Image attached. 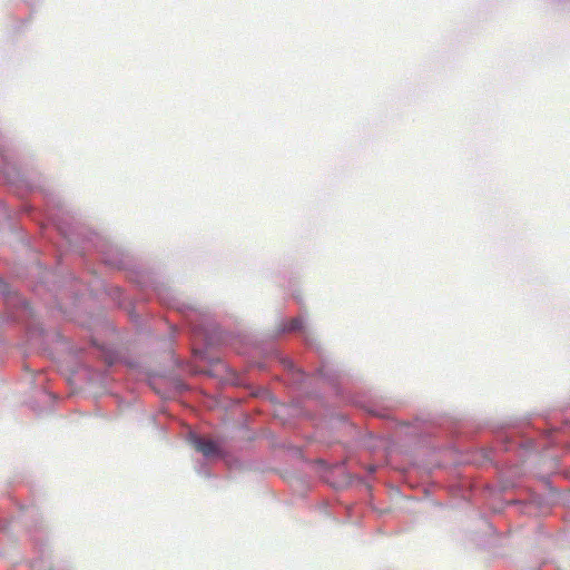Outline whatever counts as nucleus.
Returning a JSON list of instances; mask_svg holds the SVG:
<instances>
[{
  "instance_id": "obj_2",
  "label": "nucleus",
  "mask_w": 570,
  "mask_h": 570,
  "mask_svg": "<svg viewBox=\"0 0 570 570\" xmlns=\"http://www.w3.org/2000/svg\"><path fill=\"white\" fill-rule=\"evenodd\" d=\"M304 330V320L303 317H296L284 324L282 331L283 332H296Z\"/></svg>"
},
{
  "instance_id": "obj_1",
  "label": "nucleus",
  "mask_w": 570,
  "mask_h": 570,
  "mask_svg": "<svg viewBox=\"0 0 570 570\" xmlns=\"http://www.w3.org/2000/svg\"><path fill=\"white\" fill-rule=\"evenodd\" d=\"M188 440L191 446L206 459H218L222 456V448L216 441L196 433H190Z\"/></svg>"
},
{
  "instance_id": "obj_3",
  "label": "nucleus",
  "mask_w": 570,
  "mask_h": 570,
  "mask_svg": "<svg viewBox=\"0 0 570 570\" xmlns=\"http://www.w3.org/2000/svg\"><path fill=\"white\" fill-rule=\"evenodd\" d=\"M312 463H318V464H322V463H326V461L322 460V459H317L315 461H313Z\"/></svg>"
},
{
  "instance_id": "obj_4",
  "label": "nucleus",
  "mask_w": 570,
  "mask_h": 570,
  "mask_svg": "<svg viewBox=\"0 0 570 570\" xmlns=\"http://www.w3.org/2000/svg\"><path fill=\"white\" fill-rule=\"evenodd\" d=\"M375 469H374V465H370V472H374Z\"/></svg>"
}]
</instances>
